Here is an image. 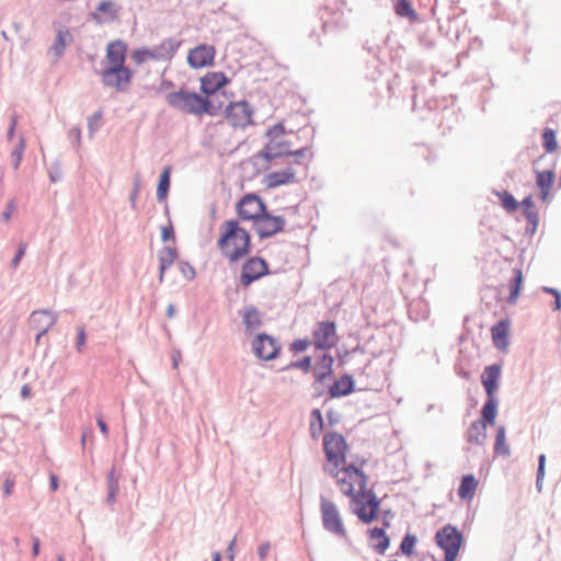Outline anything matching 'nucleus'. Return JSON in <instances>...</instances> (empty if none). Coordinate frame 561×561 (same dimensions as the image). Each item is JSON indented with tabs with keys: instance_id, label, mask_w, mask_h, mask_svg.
<instances>
[{
	"instance_id": "nucleus-1",
	"label": "nucleus",
	"mask_w": 561,
	"mask_h": 561,
	"mask_svg": "<svg viewBox=\"0 0 561 561\" xmlns=\"http://www.w3.org/2000/svg\"><path fill=\"white\" fill-rule=\"evenodd\" d=\"M366 463L365 458L355 457L328 474L334 479L340 492L351 500L353 514L362 523L370 524L378 518L380 501L369 488V478L364 471Z\"/></svg>"
},
{
	"instance_id": "nucleus-2",
	"label": "nucleus",
	"mask_w": 561,
	"mask_h": 561,
	"mask_svg": "<svg viewBox=\"0 0 561 561\" xmlns=\"http://www.w3.org/2000/svg\"><path fill=\"white\" fill-rule=\"evenodd\" d=\"M299 117L305 123V117ZM265 137L267 140L260 157L270 164V168L277 167L278 160H297L310 154L312 133L306 124L295 125L290 119H284L271 126Z\"/></svg>"
},
{
	"instance_id": "nucleus-3",
	"label": "nucleus",
	"mask_w": 561,
	"mask_h": 561,
	"mask_svg": "<svg viewBox=\"0 0 561 561\" xmlns=\"http://www.w3.org/2000/svg\"><path fill=\"white\" fill-rule=\"evenodd\" d=\"M236 214L241 221L251 222L261 239L282 232L286 225L285 218L270 214L265 202L254 193L245 194L238 201Z\"/></svg>"
},
{
	"instance_id": "nucleus-4",
	"label": "nucleus",
	"mask_w": 561,
	"mask_h": 561,
	"mask_svg": "<svg viewBox=\"0 0 561 561\" xmlns=\"http://www.w3.org/2000/svg\"><path fill=\"white\" fill-rule=\"evenodd\" d=\"M217 247L226 260L236 263L250 253L251 234L239 220H226L219 226Z\"/></svg>"
},
{
	"instance_id": "nucleus-5",
	"label": "nucleus",
	"mask_w": 561,
	"mask_h": 561,
	"mask_svg": "<svg viewBox=\"0 0 561 561\" xmlns=\"http://www.w3.org/2000/svg\"><path fill=\"white\" fill-rule=\"evenodd\" d=\"M168 103L183 112L201 115L207 113L209 115H217L221 108V104H214L209 99H205L197 93L179 91L170 93L167 96Z\"/></svg>"
},
{
	"instance_id": "nucleus-6",
	"label": "nucleus",
	"mask_w": 561,
	"mask_h": 561,
	"mask_svg": "<svg viewBox=\"0 0 561 561\" xmlns=\"http://www.w3.org/2000/svg\"><path fill=\"white\" fill-rule=\"evenodd\" d=\"M323 449L327 458L324 467L327 473L350 462L346 458L348 445L342 434L327 433L323 436Z\"/></svg>"
},
{
	"instance_id": "nucleus-7",
	"label": "nucleus",
	"mask_w": 561,
	"mask_h": 561,
	"mask_svg": "<svg viewBox=\"0 0 561 561\" xmlns=\"http://www.w3.org/2000/svg\"><path fill=\"white\" fill-rule=\"evenodd\" d=\"M278 164H284V169L270 168L268 172L264 175L262 183L267 190H273L283 185L293 184L296 182V167L300 165V159H284L278 160Z\"/></svg>"
},
{
	"instance_id": "nucleus-8",
	"label": "nucleus",
	"mask_w": 561,
	"mask_h": 561,
	"mask_svg": "<svg viewBox=\"0 0 561 561\" xmlns=\"http://www.w3.org/2000/svg\"><path fill=\"white\" fill-rule=\"evenodd\" d=\"M320 514L323 528L327 531L341 538L347 537V530L345 528L342 514L333 501L327 497H321Z\"/></svg>"
},
{
	"instance_id": "nucleus-9",
	"label": "nucleus",
	"mask_w": 561,
	"mask_h": 561,
	"mask_svg": "<svg viewBox=\"0 0 561 561\" xmlns=\"http://www.w3.org/2000/svg\"><path fill=\"white\" fill-rule=\"evenodd\" d=\"M437 546L445 552V561H455L462 543L461 534L451 525H447L435 535Z\"/></svg>"
},
{
	"instance_id": "nucleus-10",
	"label": "nucleus",
	"mask_w": 561,
	"mask_h": 561,
	"mask_svg": "<svg viewBox=\"0 0 561 561\" xmlns=\"http://www.w3.org/2000/svg\"><path fill=\"white\" fill-rule=\"evenodd\" d=\"M225 118L233 128H245L253 124V107L247 101L232 102L226 107Z\"/></svg>"
},
{
	"instance_id": "nucleus-11",
	"label": "nucleus",
	"mask_w": 561,
	"mask_h": 561,
	"mask_svg": "<svg viewBox=\"0 0 561 561\" xmlns=\"http://www.w3.org/2000/svg\"><path fill=\"white\" fill-rule=\"evenodd\" d=\"M312 344L318 350H331L336 346L339 335L334 321H320L312 331Z\"/></svg>"
},
{
	"instance_id": "nucleus-12",
	"label": "nucleus",
	"mask_w": 561,
	"mask_h": 561,
	"mask_svg": "<svg viewBox=\"0 0 561 561\" xmlns=\"http://www.w3.org/2000/svg\"><path fill=\"white\" fill-rule=\"evenodd\" d=\"M174 55L173 45L169 41H164L151 48L144 47L133 51L131 58L137 65H141L154 60H168Z\"/></svg>"
},
{
	"instance_id": "nucleus-13",
	"label": "nucleus",
	"mask_w": 561,
	"mask_h": 561,
	"mask_svg": "<svg viewBox=\"0 0 561 561\" xmlns=\"http://www.w3.org/2000/svg\"><path fill=\"white\" fill-rule=\"evenodd\" d=\"M133 75V71L125 66L106 67L101 73V79L105 87L124 92L128 89Z\"/></svg>"
},
{
	"instance_id": "nucleus-14",
	"label": "nucleus",
	"mask_w": 561,
	"mask_h": 561,
	"mask_svg": "<svg viewBox=\"0 0 561 561\" xmlns=\"http://www.w3.org/2000/svg\"><path fill=\"white\" fill-rule=\"evenodd\" d=\"M252 350L260 359L272 360L275 359L279 352L280 345L276 339L268 334H257L252 342Z\"/></svg>"
},
{
	"instance_id": "nucleus-15",
	"label": "nucleus",
	"mask_w": 561,
	"mask_h": 561,
	"mask_svg": "<svg viewBox=\"0 0 561 561\" xmlns=\"http://www.w3.org/2000/svg\"><path fill=\"white\" fill-rule=\"evenodd\" d=\"M268 273V266L265 260L261 257H251L242 266L240 282L242 286L248 287L254 280Z\"/></svg>"
},
{
	"instance_id": "nucleus-16",
	"label": "nucleus",
	"mask_w": 561,
	"mask_h": 561,
	"mask_svg": "<svg viewBox=\"0 0 561 561\" xmlns=\"http://www.w3.org/2000/svg\"><path fill=\"white\" fill-rule=\"evenodd\" d=\"M56 321L57 314L50 310H36L32 312L30 317V325L37 332V344L39 343L41 337L45 335L53 325H55Z\"/></svg>"
},
{
	"instance_id": "nucleus-17",
	"label": "nucleus",
	"mask_w": 561,
	"mask_h": 561,
	"mask_svg": "<svg viewBox=\"0 0 561 561\" xmlns=\"http://www.w3.org/2000/svg\"><path fill=\"white\" fill-rule=\"evenodd\" d=\"M215 55L216 49L214 46L202 44L188 51L187 62L192 68H204L213 64Z\"/></svg>"
},
{
	"instance_id": "nucleus-18",
	"label": "nucleus",
	"mask_w": 561,
	"mask_h": 561,
	"mask_svg": "<svg viewBox=\"0 0 561 561\" xmlns=\"http://www.w3.org/2000/svg\"><path fill=\"white\" fill-rule=\"evenodd\" d=\"M229 79L224 72L210 71L201 79V90L207 95L215 94L219 89L228 84Z\"/></svg>"
},
{
	"instance_id": "nucleus-19",
	"label": "nucleus",
	"mask_w": 561,
	"mask_h": 561,
	"mask_svg": "<svg viewBox=\"0 0 561 561\" xmlns=\"http://www.w3.org/2000/svg\"><path fill=\"white\" fill-rule=\"evenodd\" d=\"M127 45L122 41L110 42L106 46L107 67H123L126 60Z\"/></svg>"
},
{
	"instance_id": "nucleus-20",
	"label": "nucleus",
	"mask_w": 561,
	"mask_h": 561,
	"mask_svg": "<svg viewBox=\"0 0 561 561\" xmlns=\"http://www.w3.org/2000/svg\"><path fill=\"white\" fill-rule=\"evenodd\" d=\"M501 378V366L497 364L485 367L481 381L488 397H494Z\"/></svg>"
},
{
	"instance_id": "nucleus-21",
	"label": "nucleus",
	"mask_w": 561,
	"mask_h": 561,
	"mask_svg": "<svg viewBox=\"0 0 561 561\" xmlns=\"http://www.w3.org/2000/svg\"><path fill=\"white\" fill-rule=\"evenodd\" d=\"M510 325V320L503 319L491 329L493 344L499 350L504 351L508 345Z\"/></svg>"
},
{
	"instance_id": "nucleus-22",
	"label": "nucleus",
	"mask_w": 561,
	"mask_h": 561,
	"mask_svg": "<svg viewBox=\"0 0 561 561\" xmlns=\"http://www.w3.org/2000/svg\"><path fill=\"white\" fill-rule=\"evenodd\" d=\"M536 185L540 191V199L547 202L550 197L551 187L554 182L556 174L552 170H536Z\"/></svg>"
},
{
	"instance_id": "nucleus-23",
	"label": "nucleus",
	"mask_w": 561,
	"mask_h": 561,
	"mask_svg": "<svg viewBox=\"0 0 561 561\" xmlns=\"http://www.w3.org/2000/svg\"><path fill=\"white\" fill-rule=\"evenodd\" d=\"M71 35L67 30H59L55 43L48 49V56L53 62H56L62 55L65 48L71 43Z\"/></svg>"
},
{
	"instance_id": "nucleus-24",
	"label": "nucleus",
	"mask_w": 561,
	"mask_h": 561,
	"mask_svg": "<svg viewBox=\"0 0 561 561\" xmlns=\"http://www.w3.org/2000/svg\"><path fill=\"white\" fill-rule=\"evenodd\" d=\"M334 359L329 354H323L316 362L312 373L318 382H322L325 378L333 373Z\"/></svg>"
},
{
	"instance_id": "nucleus-25",
	"label": "nucleus",
	"mask_w": 561,
	"mask_h": 561,
	"mask_svg": "<svg viewBox=\"0 0 561 561\" xmlns=\"http://www.w3.org/2000/svg\"><path fill=\"white\" fill-rule=\"evenodd\" d=\"M178 259V252L172 247H164L158 252L159 260V280L163 282L164 273Z\"/></svg>"
},
{
	"instance_id": "nucleus-26",
	"label": "nucleus",
	"mask_w": 561,
	"mask_h": 561,
	"mask_svg": "<svg viewBox=\"0 0 561 561\" xmlns=\"http://www.w3.org/2000/svg\"><path fill=\"white\" fill-rule=\"evenodd\" d=\"M478 485L479 482L473 474L463 476L458 489L459 497L463 501L470 502L476 494Z\"/></svg>"
},
{
	"instance_id": "nucleus-27",
	"label": "nucleus",
	"mask_w": 561,
	"mask_h": 561,
	"mask_svg": "<svg viewBox=\"0 0 561 561\" xmlns=\"http://www.w3.org/2000/svg\"><path fill=\"white\" fill-rule=\"evenodd\" d=\"M486 439V424L484 421H474L468 428V443L482 445Z\"/></svg>"
},
{
	"instance_id": "nucleus-28",
	"label": "nucleus",
	"mask_w": 561,
	"mask_h": 561,
	"mask_svg": "<svg viewBox=\"0 0 561 561\" xmlns=\"http://www.w3.org/2000/svg\"><path fill=\"white\" fill-rule=\"evenodd\" d=\"M242 320L245 329L250 332L257 330L262 325V314L252 306L243 310Z\"/></svg>"
},
{
	"instance_id": "nucleus-29",
	"label": "nucleus",
	"mask_w": 561,
	"mask_h": 561,
	"mask_svg": "<svg viewBox=\"0 0 561 561\" xmlns=\"http://www.w3.org/2000/svg\"><path fill=\"white\" fill-rule=\"evenodd\" d=\"M353 379L351 376L344 375L330 388V396L332 398L347 396L353 392Z\"/></svg>"
},
{
	"instance_id": "nucleus-30",
	"label": "nucleus",
	"mask_w": 561,
	"mask_h": 561,
	"mask_svg": "<svg viewBox=\"0 0 561 561\" xmlns=\"http://www.w3.org/2000/svg\"><path fill=\"white\" fill-rule=\"evenodd\" d=\"M369 539L373 548L378 553H383L389 547V538L382 528H373L369 530Z\"/></svg>"
},
{
	"instance_id": "nucleus-31",
	"label": "nucleus",
	"mask_w": 561,
	"mask_h": 561,
	"mask_svg": "<svg viewBox=\"0 0 561 561\" xmlns=\"http://www.w3.org/2000/svg\"><path fill=\"white\" fill-rule=\"evenodd\" d=\"M523 284V273L519 268L514 270L513 278L510 280L508 288H510V296L507 298V301L512 305L516 304L520 289Z\"/></svg>"
},
{
	"instance_id": "nucleus-32",
	"label": "nucleus",
	"mask_w": 561,
	"mask_h": 561,
	"mask_svg": "<svg viewBox=\"0 0 561 561\" xmlns=\"http://www.w3.org/2000/svg\"><path fill=\"white\" fill-rule=\"evenodd\" d=\"M496 405L497 402L495 400V397H488V401L484 403L482 408V420L485 424L493 425L495 422L496 416Z\"/></svg>"
},
{
	"instance_id": "nucleus-33",
	"label": "nucleus",
	"mask_w": 561,
	"mask_h": 561,
	"mask_svg": "<svg viewBox=\"0 0 561 561\" xmlns=\"http://www.w3.org/2000/svg\"><path fill=\"white\" fill-rule=\"evenodd\" d=\"M394 12L397 15L409 18L412 21L417 18L409 0H394Z\"/></svg>"
},
{
	"instance_id": "nucleus-34",
	"label": "nucleus",
	"mask_w": 561,
	"mask_h": 561,
	"mask_svg": "<svg viewBox=\"0 0 561 561\" xmlns=\"http://www.w3.org/2000/svg\"><path fill=\"white\" fill-rule=\"evenodd\" d=\"M170 174H171V168L165 167L160 175L158 187H157V197L159 201H162L167 197L169 186H170Z\"/></svg>"
},
{
	"instance_id": "nucleus-35",
	"label": "nucleus",
	"mask_w": 561,
	"mask_h": 561,
	"mask_svg": "<svg viewBox=\"0 0 561 561\" xmlns=\"http://www.w3.org/2000/svg\"><path fill=\"white\" fill-rule=\"evenodd\" d=\"M495 194L499 197L502 207L506 211L514 213L518 209L519 204L511 193H508L507 191H502V192H495Z\"/></svg>"
},
{
	"instance_id": "nucleus-36",
	"label": "nucleus",
	"mask_w": 561,
	"mask_h": 561,
	"mask_svg": "<svg viewBox=\"0 0 561 561\" xmlns=\"http://www.w3.org/2000/svg\"><path fill=\"white\" fill-rule=\"evenodd\" d=\"M323 430V419L321 411L316 409L311 412L310 434L313 438H318Z\"/></svg>"
},
{
	"instance_id": "nucleus-37",
	"label": "nucleus",
	"mask_w": 561,
	"mask_h": 561,
	"mask_svg": "<svg viewBox=\"0 0 561 561\" xmlns=\"http://www.w3.org/2000/svg\"><path fill=\"white\" fill-rule=\"evenodd\" d=\"M523 211L525 217L534 225L538 221V213L536 210L533 197L529 195L525 197L522 203Z\"/></svg>"
},
{
	"instance_id": "nucleus-38",
	"label": "nucleus",
	"mask_w": 561,
	"mask_h": 561,
	"mask_svg": "<svg viewBox=\"0 0 561 561\" xmlns=\"http://www.w3.org/2000/svg\"><path fill=\"white\" fill-rule=\"evenodd\" d=\"M494 451L496 455L507 456L510 454V447L506 443L505 428L500 426L497 430Z\"/></svg>"
},
{
	"instance_id": "nucleus-39",
	"label": "nucleus",
	"mask_w": 561,
	"mask_h": 561,
	"mask_svg": "<svg viewBox=\"0 0 561 561\" xmlns=\"http://www.w3.org/2000/svg\"><path fill=\"white\" fill-rule=\"evenodd\" d=\"M542 146L545 148V150L549 153L551 152H554L557 151L558 149V141H557V136H556V131L550 129V128H546L542 133Z\"/></svg>"
},
{
	"instance_id": "nucleus-40",
	"label": "nucleus",
	"mask_w": 561,
	"mask_h": 561,
	"mask_svg": "<svg viewBox=\"0 0 561 561\" xmlns=\"http://www.w3.org/2000/svg\"><path fill=\"white\" fill-rule=\"evenodd\" d=\"M96 11L100 15L108 18L111 20H115L118 16L115 3L110 0L100 2V4L96 8Z\"/></svg>"
},
{
	"instance_id": "nucleus-41",
	"label": "nucleus",
	"mask_w": 561,
	"mask_h": 561,
	"mask_svg": "<svg viewBox=\"0 0 561 561\" xmlns=\"http://www.w3.org/2000/svg\"><path fill=\"white\" fill-rule=\"evenodd\" d=\"M311 366H312V359L310 356H305L302 359L300 360H297V362H293L290 363L288 366H287V369H290V368H299L301 369L304 373H309L310 369H311Z\"/></svg>"
},
{
	"instance_id": "nucleus-42",
	"label": "nucleus",
	"mask_w": 561,
	"mask_h": 561,
	"mask_svg": "<svg viewBox=\"0 0 561 561\" xmlns=\"http://www.w3.org/2000/svg\"><path fill=\"white\" fill-rule=\"evenodd\" d=\"M415 543H416V538L414 536H411V535L405 536L400 546L401 551L408 556L412 554Z\"/></svg>"
},
{
	"instance_id": "nucleus-43",
	"label": "nucleus",
	"mask_w": 561,
	"mask_h": 561,
	"mask_svg": "<svg viewBox=\"0 0 561 561\" xmlns=\"http://www.w3.org/2000/svg\"><path fill=\"white\" fill-rule=\"evenodd\" d=\"M312 344V341L308 339H299L291 343L290 350L296 353L305 352L310 345Z\"/></svg>"
},
{
	"instance_id": "nucleus-44",
	"label": "nucleus",
	"mask_w": 561,
	"mask_h": 561,
	"mask_svg": "<svg viewBox=\"0 0 561 561\" xmlns=\"http://www.w3.org/2000/svg\"><path fill=\"white\" fill-rule=\"evenodd\" d=\"M117 489H118V484H117V481L114 479V474L112 472L108 477V496H107L108 502H111V503L114 502Z\"/></svg>"
},
{
	"instance_id": "nucleus-45",
	"label": "nucleus",
	"mask_w": 561,
	"mask_h": 561,
	"mask_svg": "<svg viewBox=\"0 0 561 561\" xmlns=\"http://www.w3.org/2000/svg\"><path fill=\"white\" fill-rule=\"evenodd\" d=\"M101 119H102L101 111L94 113L92 116L89 117L88 125H89L90 133H94L99 128Z\"/></svg>"
},
{
	"instance_id": "nucleus-46",
	"label": "nucleus",
	"mask_w": 561,
	"mask_h": 561,
	"mask_svg": "<svg viewBox=\"0 0 561 561\" xmlns=\"http://www.w3.org/2000/svg\"><path fill=\"white\" fill-rule=\"evenodd\" d=\"M84 344H85V331L81 327V328L78 329L77 345H76L77 346V351L79 353H82Z\"/></svg>"
},
{
	"instance_id": "nucleus-47",
	"label": "nucleus",
	"mask_w": 561,
	"mask_h": 561,
	"mask_svg": "<svg viewBox=\"0 0 561 561\" xmlns=\"http://www.w3.org/2000/svg\"><path fill=\"white\" fill-rule=\"evenodd\" d=\"M14 485H15L14 479L8 477L4 480L3 486H2L4 496H10L12 494Z\"/></svg>"
},
{
	"instance_id": "nucleus-48",
	"label": "nucleus",
	"mask_w": 561,
	"mask_h": 561,
	"mask_svg": "<svg viewBox=\"0 0 561 561\" xmlns=\"http://www.w3.org/2000/svg\"><path fill=\"white\" fill-rule=\"evenodd\" d=\"M25 251H26V244L25 243H21L19 245V249H18V252H16L15 256L12 260L13 267H16L19 265L20 261L22 260V257L25 254Z\"/></svg>"
},
{
	"instance_id": "nucleus-49",
	"label": "nucleus",
	"mask_w": 561,
	"mask_h": 561,
	"mask_svg": "<svg viewBox=\"0 0 561 561\" xmlns=\"http://www.w3.org/2000/svg\"><path fill=\"white\" fill-rule=\"evenodd\" d=\"M23 151H24V142H23V140H21L19 147L12 152V156L14 157V167L15 168H18L21 162Z\"/></svg>"
},
{
	"instance_id": "nucleus-50",
	"label": "nucleus",
	"mask_w": 561,
	"mask_h": 561,
	"mask_svg": "<svg viewBox=\"0 0 561 561\" xmlns=\"http://www.w3.org/2000/svg\"><path fill=\"white\" fill-rule=\"evenodd\" d=\"M174 238V230H173V227L170 225V226H163L161 228V239L162 241H168L170 239H173Z\"/></svg>"
},
{
	"instance_id": "nucleus-51",
	"label": "nucleus",
	"mask_w": 561,
	"mask_h": 561,
	"mask_svg": "<svg viewBox=\"0 0 561 561\" xmlns=\"http://www.w3.org/2000/svg\"><path fill=\"white\" fill-rule=\"evenodd\" d=\"M180 268L186 278L191 279L194 277L195 272L191 265L186 263H180Z\"/></svg>"
},
{
	"instance_id": "nucleus-52",
	"label": "nucleus",
	"mask_w": 561,
	"mask_h": 561,
	"mask_svg": "<svg viewBox=\"0 0 561 561\" xmlns=\"http://www.w3.org/2000/svg\"><path fill=\"white\" fill-rule=\"evenodd\" d=\"M270 552V545L268 543H262L260 545L259 549H257V553H259V557L261 560H264L267 554Z\"/></svg>"
},
{
	"instance_id": "nucleus-53",
	"label": "nucleus",
	"mask_w": 561,
	"mask_h": 561,
	"mask_svg": "<svg viewBox=\"0 0 561 561\" xmlns=\"http://www.w3.org/2000/svg\"><path fill=\"white\" fill-rule=\"evenodd\" d=\"M96 422H98V425H99V427H100V430H101L102 434H103L104 436H107V434H108V427H107L106 423L104 422V420H103L101 416H99V417L96 419Z\"/></svg>"
},
{
	"instance_id": "nucleus-54",
	"label": "nucleus",
	"mask_w": 561,
	"mask_h": 561,
	"mask_svg": "<svg viewBox=\"0 0 561 561\" xmlns=\"http://www.w3.org/2000/svg\"><path fill=\"white\" fill-rule=\"evenodd\" d=\"M13 210H14V205L12 203H10L8 205L7 210L3 211L2 215H1L4 221H9L10 220Z\"/></svg>"
},
{
	"instance_id": "nucleus-55",
	"label": "nucleus",
	"mask_w": 561,
	"mask_h": 561,
	"mask_svg": "<svg viewBox=\"0 0 561 561\" xmlns=\"http://www.w3.org/2000/svg\"><path fill=\"white\" fill-rule=\"evenodd\" d=\"M39 553V539L38 538H33V556L34 557H37Z\"/></svg>"
},
{
	"instance_id": "nucleus-56",
	"label": "nucleus",
	"mask_w": 561,
	"mask_h": 561,
	"mask_svg": "<svg viewBox=\"0 0 561 561\" xmlns=\"http://www.w3.org/2000/svg\"><path fill=\"white\" fill-rule=\"evenodd\" d=\"M545 477V467L538 466V472H537V485L539 486L542 479Z\"/></svg>"
},
{
	"instance_id": "nucleus-57",
	"label": "nucleus",
	"mask_w": 561,
	"mask_h": 561,
	"mask_svg": "<svg viewBox=\"0 0 561 561\" xmlns=\"http://www.w3.org/2000/svg\"><path fill=\"white\" fill-rule=\"evenodd\" d=\"M50 488L53 491H56L58 489V480L56 476H50Z\"/></svg>"
},
{
	"instance_id": "nucleus-58",
	"label": "nucleus",
	"mask_w": 561,
	"mask_h": 561,
	"mask_svg": "<svg viewBox=\"0 0 561 561\" xmlns=\"http://www.w3.org/2000/svg\"><path fill=\"white\" fill-rule=\"evenodd\" d=\"M15 126H16V118L12 117V123H11V126H10V129L8 133L9 138H12L14 130H15Z\"/></svg>"
},
{
	"instance_id": "nucleus-59",
	"label": "nucleus",
	"mask_w": 561,
	"mask_h": 561,
	"mask_svg": "<svg viewBox=\"0 0 561 561\" xmlns=\"http://www.w3.org/2000/svg\"><path fill=\"white\" fill-rule=\"evenodd\" d=\"M175 314V308L173 305H169L168 308H167V316L169 318H173Z\"/></svg>"
},
{
	"instance_id": "nucleus-60",
	"label": "nucleus",
	"mask_w": 561,
	"mask_h": 561,
	"mask_svg": "<svg viewBox=\"0 0 561 561\" xmlns=\"http://www.w3.org/2000/svg\"><path fill=\"white\" fill-rule=\"evenodd\" d=\"M556 297V302H554V307L553 309L554 310H560L561 309V294L554 296Z\"/></svg>"
},
{
	"instance_id": "nucleus-61",
	"label": "nucleus",
	"mask_w": 561,
	"mask_h": 561,
	"mask_svg": "<svg viewBox=\"0 0 561 561\" xmlns=\"http://www.w3.org/2000/svg\"><path fill=\"white\" fill-rule=\"evenodd\" d=\"M30 388L28 386H23L22 390H21V394H22V398L26 399L30 397Z\"/></svg>"
},
{
	"instance_id": "nucleus-62",
	"label": "nucleus",
	"mask_w": 561,
	"mask_h": 561,
	"mask_svg": "<svg viewBox=\"0 0 561 561\" xmlns=\"http://www.w3.org/2000/svg\"><path fill=\"white\" fill-rule=\"evenodd\" d=\"M543 290H545L546 293H549V294L553 295V296H557V295H559V294H560L557 289H553V288H547V287H546V288H543Z\"/></svg>"
},
{
	"instance_id": "nucleus-63",
	"label": "nucleus",
	"mask_w": 561,
	"mask_h": 561,
	"mask_svg": "<svg viewBox=\"0 0 561 561\" xmlns=\"http://www.w3.org/2000/svg\"><path fill=\"white\" fill-rule=\"evenodd\" d=\"M545 461H546L545 455H540L539 456V463H538V466L545 467Z\"/></svg>"
},
{
	"instance_id": "nucleus-64",
	"label": "nucleus",
	"mask_w": 561,
	"mask_h": 561,
	"mask_svg": "<svg viewBox=\"0 0 561 561\" xmlns=\"http://www.w3.org/2000/svg\"><path fill=\"white\" fill-rule=\"evenodd\" d=\"M213 561H221L220 553H218V552L214 553Z\"/></svg>"
}]
</instances>
